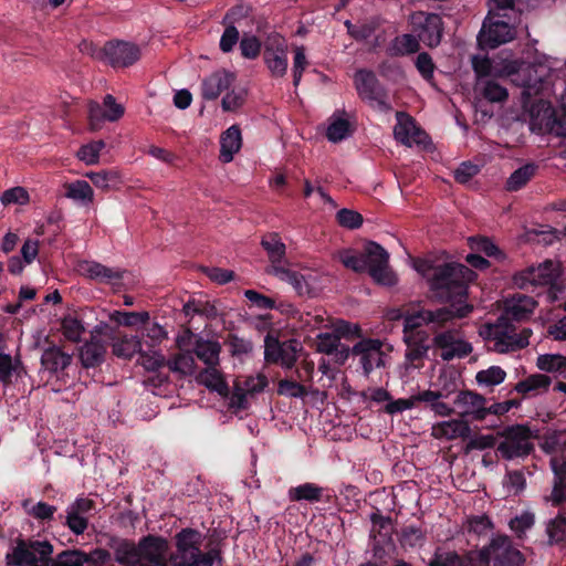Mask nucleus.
Returning <instances> with one entry per match:
<instances>
[{
    "mask_svg": "<svg viewBox=\"0 0 566 566\" xmlns=\"http://www.w3.org/2000/svg\"><path fill=\"white\" fill-rule=\"evenodd\" d=\"M277 392L293 398H302L307 395L305 386L292 379H281L277 385Z\"/></svg>",
    "mask_w": 566,
    "mask_h": 566,
    "instance_id": "680f3d73",
    "label": "nucleus"
},
{
    "mask_svg": "<svg viewBox=\"0 0 566 566\" xmlns=\"http://www.w3.org/2000/svg\"><path fill=\"white\" fill-rule=\"evenodd\" d=\"M167 539L154 535L143 537L137 547V566H167Z\"/></svg>",
    "mask_w": 566,
    "mask_h": 566,
    "instance_id": "4468645a",
    "label": "nucleus"
},
{
    "mask_svg": "<svg viewBox=\"0 0 566 566\" xmlns=\"http://www.w3.org/2000/svg\"><path fill=\"white\" fill-rule=\"evenodd\" d=\"M53 545L48 541L18 538L6 555L7 566H87L84 551L64 549L52 558Z\"/></svg>",
    "mask_w": 566,
    "mask_h": 566,
    "instance_id": "f03ea898",
    "label": "nucleus"
},
{
    "mask_svg": "<svg viewBox=\"0 0 566 566\" xmlns=\"http://www.w3.org/2000/svg\"><path fill=\"white\" fill-rule=\"evenodd\" d=\"M489 562L493 559V566H522L525 562L523 554L512 546L505 535L494 537L488 545Z\"/></svg>",
    "mask_w": 566,
    "mask_h": 566,
    "instance_id": "2eb2a0df",
    "label": "nucleus"
},
{
    "mask_svg": "<svg viewBox=\"0 0 566 566\" xmlns=\"http://www.w3.org/2000/svg\"><path fill=\"white\" fill-rule=\"evenodd\" d=\"M234 78V74L226 70L213 72L202 81V97L207 101L217 99L221 93L230 88Z\"/></svg>",
    "mask_w": 566,
    "mask_h": 566,
    "instance_id": "aec40b11",
    "label": "nucleus"
},
{
    "mask_svg": "<svg viewBox=\"0 0 566 566\" xmlns=\"http://www.w3.org/2000/svg\"><path fill=\"white\" fill-rule=\"evenodd\" d=\"M475 91L491 103H502L509 97L507 90L491 78L476 81Z\"/></svg>",
    "mask_w": 566,
    "mask_h": 566,
    "instance_id": "2f4dec72",
    "label": "nucleus"
},
{
    "mask_svg": "<svg viewBox=\"0 0 566 566\" xmlns=\"http://www.w3.org/2000/svg\"><path fill=\"white\" fill-rule=\"evenodd\" d=\"M354 129L346 118L332 117L326 130V137L332 143H338L352 135Z\"/></svg>",
    "mask_w": 566,
    "mask_h": 566,
    "instance_id": "ea45409f",
    "label": "nucleus"
},
{
    "mask_svg": "<svg viewBox=\"0 0 566 566\" xmlns=\"http://www.w3.org/2000/svg\"><path fill=\"white\" fill-rule=\"evenodd\" d=\"M106 348L101 340L92 339L80 349V359L85 368L97 367L104 361Z\"/></svg>",
    "mask_w": 566,
    "mask_h": 566,
    "instance_id": "7c9ffc66",
    "label": "nucleus"
},
{
    "mask_svg": "<svg viewBox=\"0 0 566 566\" xmlns=\"http://www.w3.org/2000/svg\"><path fill=\"white\" fill-rule=\"evenodd\" d=\"M479 172H480V168L478 165H474L471 161H463L454 170V179L457 182L463 185V184L469 182Z\"/></svg>",
    "mask_w": 566,
    "mask_h": 566,
    "instance_id": "338daca9",
    "label": "nucleus"
},
{
    "mask_svg": "<svg viewBox=\"0 0 566 566\" xmlns=\"http://www.w3.org/2000/svg\"><path fill=\"white\" fill-rule=\"evenodd\" d=\"M266 272L269 274H273L279 277L281 281L287 282L293 286L297 295L300 296H311L312 294V285L310 283L311 275L306 276L297 271L291 270L289 268H284L282 265H273L271 269H268Z\"/></svg>",
    "mask_w": 566,
    "mask_h": 566,
    "instance_id": "412c9836",
    "label": "nucleus"
},
{
    "mask_svg": "<svg viewBox=\"0 0 566 566\" xmlns=\"http://www.w3.org/2000/svg\"><path fill=\"white\" fill-rule=\"evenodd\" d=\"M337 222L347 229H358L363 224V216L350 209L343 208L336 213Z\"/></svg>",
    "mask_w": 566,
    "mask_h": 566,
    "instance_id": "5fc2aeb1",
    "label": "nucleus"
},
{
    "mask_svg": "<svg viewBox=\"0 0 566 566\" xmlns=\"http://www.w3.org/2000/svg\"><path fill=\"white\" fill-rule=\"evenodd\" d=\"M475 276L476 274L464 264L457 262L440 264L433 271L430 290L440 300L457 301L460 304L458 307L454 305L449 307L455 312L463 306L462 302L467 297L468 285Z\"/></svg>",
    "mask_w": 566,
    "mask_h": 566,
    "instance_id": "20e7f679",
    "label": "nucleus"
},
{
    "mask_svg": "<svg viewBox=\"0 0 566 566\" xmlns=\"http://www.w3.org/2000/svg\"><path fill=\"white\" fill-rule=\"evenodd\" d=\"M534 0H489V11L488 13L499 14L500 17L512 19L511 14L514 13V18L516 19L515 13L522 12L521 6H530Z\"/></svg>",
    "mask_w": 566,
    "mask_h": 566,
    "instance_id": "72a5a7b5",
    "label": "nucleus"
},
{
    "mask_svg": "<svg viewBox=\"0 0 566 566\" xmlns=\"http://www.w3.org/2000/svg\"><path fill=\"white\" fill-rule=\"evenodd\" d=\"M472 308L471 305L464 304V306L459 307L455 312L447 306L434 311L421 308L408 312L405 316L403 324V340L407 346L405 353L406 359L411 364L421 361L427 357L431 348V345L428 344L429 335L427 332L419 329L421 326H430L432 332H437L453 318L468 316L472 312Z\"/></svg>",
    "mask_w": 566,
    "mask_h": 566,
    "instance_id": "f257e3e1",
    "label": "nucleus"
},
{
    "mask_svg": "<svg viewBox=\"0 0 566 566\" xmlns=\"http://www.w3.org/2000/svg\"><path fill=\"white\" fill-rule=\"evenodd\" d=\"M453 403L462 418L471 417L476 421L483 420L486 403L484 396L471 390H461L454 398Z\"/></svg>",
    "mask_w": 566,
    "mask_h": 566,
    "instance_id": "f3484780",
    "label": "nucleus"
},
{
    "mask_svg": "<svg viewBox=\"0 0 566 566\" xmlns=\"http://www.w3.org/2000/svg\"><path fill=\"white\" fill-rule=\"evenodd\" d=\"M22 506L30 516L41 522L53 520L54 513L56 512V507L54 505L48 504L46 502H38L36 504H32L31 500H24Z\"/></svg>",
    "mask_w": 566,
    "mask_h": 566,
    "instance_id": "a19ab883",
    "label": "nucleus"
},
{
    "mask_svg": "<svg viewBox=\"0 0 566 566\" xmlns=\"http://www.w3.org/2000/svg\"><path fill=\"white\" fill-rule=\"evenodd\" d=\"M506 373L500 366H491L476 373L475 380L480 386H496L504 381Z\"/></svg>",
    "mask_w": 566,
    "mask_h": 566,
    "instance_id": "c03bdc74",
    "label": "nucleus"
},
{
    "mask_svg": "<svg viewBox=\"0 0 566 566\" xmlns=\"http://www.w3.org/2000/svg\"><path fill=\"white\" fill-rule=\"evenodd\" d=\"M105 147L103 140H96L87 145H83L77 156L80 160L85 161L87 165H92L98 161L99 153Z\"/></svg>",
    "mask_w": 566,
    "mask_h": 566,
    "instance_id": "6e6d98bb",
    "label": "nucleus"
},
{
    "mask_svg": "<svg viewBox=\"0 0 566 566\" xmlns=\"http://www.w3.org/2000/svg\"><path fill=\"white\" fill-rule=\"evenodd\" d=\"M432 346L441 349V358L444 361L454 358H464L472 353V345L469 342L455 337L452 331H446L436 334L432 339Z\"/></svg>",
    "mask_w": 566,
    "mask_h": 566,
    "instance_id": "dca6fc26",
    "label": "nucleus"
},
{
    "mask_svg": "<svg viewBox=\"0 0 566 566\" xmlns=\"http://www.w3.org/2000/svg\"><path fill=\"white\" fill-rule=\"evenodd\" d=\"M546 534L548 537L547 545H559L566 539V515L558 513L546 525Z\"/></svg>",
    "mask_w": 566,
    "mask_h": 566,
    "instance_id": "4c0bfd02",
    "label": "nucleus"
},
{
    "mask_svg": "<svg viewBox=\"0 0 566 566\" xmlns=\"http://www.w3.org/2000/svg\"><path fill=\"white\" fill-rule=\"evenodd\" d=\"M541 370L553 373L566 369V357L562 355H539L536 363Z\"/></svg>",
    "mask_w": 566,
    "mask_h": 566,
    "instance_id": "09e8293b",
    "label": "nucleus"
},
{
    "mask_svg": "<svg viewBox=\"0 0 566 566\" xmlns=\"http://www.w3.org/2000/svg\"><path fill=\"white\" fill-rule=\"evenodd\" d=\"M400 542L403 546H421L424 542V532L419 526L407 525L401 530Z\"/></svg>",
    "mask_w": 566,
    "mask_h": 566,
    "instance_id": "8fccbe9b",
    "label": "nucleus"
},
{
    "mask_svg": "<svg viewBox=\"0 0 566 566\" xmlns=\"http://www.w3.org/2000/svg\"><path fill=\"white\" fill-rule=\"evenodd\" d=\"M537 170V166L533 163H528L517 168L511 174L506 181V189L509 191H517L522 189L534 176Z\"/></svg>",
    "mask_w": 566,
    "mask_h": 566,
    "instance_id": "f704fd0d",
    "label": "nucleus"
},
{
    "mask_svg": "<svg viewBox=\"0 0 566 566\" xmlns=\"http://www.w3.org/2000/svg\"><path fill=\"white\" fill-rule=\"evenodd\" d=\"M338 259L345 268L356 273L368 271L377 283L388 286L396 283L395 275L388 270L389 254L376 242H368L361 252L353 249L340 250Z\"/></svg>",
    "mask_w": 566,
    "mask_h": 566,
    "instance_id": "7ed1b4c3",
    "label": "nucleus"
},
{
    "mask_svg": "<svg viewBox=\"0 0 566 566\" xmlns=\"http://www.w3.org/2000/svg\"><path fill=\"white\" fill-rule=\"evenodd\" d=\"M287 494L292 502L307 501L315 503L324 501V488L311 482L291 488Z\"/></svg>",
    "mask_w": 566,
    "mask_h": 566,
    "instance_id": "c756f323",
    "label": "nucleus"
},
{
    "mask_svg": "<svg viewBox=\"0 0 566 566\" xmlns=\"http://www.w3.org/2000/svg\"><path fill=\"white\" fill-rule=\"evenodd\" d=\"M413 34L426 45L436 48L442 38V20L437 13L416 12L411 17Z\"/></svg>",
    "mask_w": 566,
    "mask_h": 566,
    "instance_id": "9b49d317",
    "label": "nucleus"
},
{
    "mask_svg": "<svg viewBox=\"0 0 566 566\" xmlns=\"http://www.w3.org/2000/svg\"><path fill=\"white\" fill-rule=\"evenodd\" d=\"M177 554L172 557L175 566H213V562L220 556L218 549L208 553L200 551L202 535L193 528H182L175 536Z\"/></svg>",
    "mask_w": 566,
    "mask_h": 566,
    "instance_id": "39448f33",
    "label": "nucleus"
},
{
    "mask_svg": "<svg viewBox=\"0 0 566 566\" xmlns=\"http://www.w3.org/2000/svg\"><path fill=\"white\" fill-rule=\"evenodd\" d=\"M415 65L424 81L431 82L433 80L436 65L429 53H419L416 57Z\"/></svg>",
    "mask_w": 566,
    "mask_h": 566,
    "instance_id": "bf43d9fd",
    "label": "nucleus"
},
{
    "mask_svg": "<svg viewBox=\"0 0 566 566\" xmlns=\"http://www.w3.org/2000/svg\"><path fill=\"white\" fill-rule=\"evenodd\" d=\"M262 43L254 36H243L240 41L241 54L245 59H256L260 55Z\"/></svg>",
    "mask_w": 566,
    "mask_h": 566,
    "instance_id": "69168bd1",
    "label": "nucleus"
},
{
    "mask_svg": "<svg viewBox=\"0 0 566 566\" xmlns=\"http://www.w3.org/2000/svg\"><path fill=\"white\" fill-rule=\"evenodd\" d=\"M536 306L532 296L517 294L506 304L503 315L511 322H523L531 317Z\"/></svg>",
    "mask_w": 566,
    "mask_h": 566,
    "instance_id": "5701e85b",
    "label": "nucleus"
},
{
    "mask_svg": "<svg viewBox=\"0 0 566 566\" xmlns=\"http://www.w3.org/2000/svg\"><path fill=\"white\" fill-rule=\"evenodd\" d=\"M472 69L480 80H489L488 76L491 74L493 65L492 61L488 56H473L472 57Z\"/></svg>",
    "mask_w": 566,
    "mask_h": 566,
    "instance_id": "774afa93",
    "label": "nucleus"
},
{
    "mask_svg": "<svg viewBox=\"0 0 566 566\" xmlns=\"http://www.w3.org/2000/svg\"><path fill=\"white\" fill-rule=\"evenodd\" d=\"M263 60L273 76L282 77L287 70V52L263 54Z\"/></svg>",
    "mask_w": 566,
    "mask_h": 566,
    "instance_id": "49530a36",
    "label": "nucleus"
},
{
    "mask_svg": "<svg viewBox=\"0 0 566 566\" xmlns=\"http://www.w3.org/2000/svg\"><path fill=\"white\" fill-rule=\"evenodd\" d=\"M354 86L361 101L370 104L376 103L381 112L391 111V105L388 101V92L380 83L376 73L368 69H358L354 74Z\"/></svg>",
    "mask_w": 566,
    "mask_h": 566,
    "instance_id": "6e6552de",
    "label": "nucleus"
},
{
    "mask_svg": "<svg viewBox=\"0 0 566 566\" xmlns=\"http://www.w3.org/2000/svg\"><path fill=\"white\" fill-rule=\"evenodd\" d=\"M226 345L229 347L232 356L247 355L253 349V344L251 340L239 337L238 335L231 333L228 334L226 338Z\"/></svg>",
    "mask_w": 566,
    "mask_h": 566,
    "instance_id": "3c124183",
    "label": "nucleus"
},
{
    "mask_svg": "<svg viewBox=\"0 0 566 566\" xmlns=\"http://www.w3.org/2000/svg\"><path fill=\"white\" fill-rule=\"evenodd\" d=\"M242 146L241 130L239 126L232 125L220 138V160L222 163H230L233 160L234 154H237Z\"/></svg>",
    "mask_w": 566,
    "mask_h": 566,
    "instance_id": "393cba45",
    "label": "nucleus"
},
{
    "mask_svg": "<svg viewBox=\"0 0 566 566\" xmlns=\"http://www.w3.org/2000/svg\"><path fill=\"white\" fill-rule=\"evenodd\" d=\"M515 18L506 19L488 13L478 33V46L482 51L494 50L516 38Z\"/></svg>",
    "mask_w": 566,
    "mask_h": 566,
    "instance_id": "423d86ee",
    "label": "nucleus"
},
{
    "mask_svg": "<svg viewBox=\"0 0 566 566\" xmlns=\"http://www.w3.org/2000/svg\"><path fill=\"white\" fill-rule=\"evenodd\" d=\"M297 343L294 339L281 343L272 334L264 338V359L269 364H281L284 368L291 369L296 360Z\"/></svg>",
    "mask_w": 566,
    "mask_h": 566,
    "instance_id": "ddd939ff",
    "label": "nucleus"
},
{
    "mask_svg": "<svg viewBox=\"0 0 566 566\" xmlns=\"http://www.w3.org/2000/svg\"><path fill=\"white\" fill-rule=\"evenodd\" d=\"M501 436L504 441L499 443L497 452L503 459L525 458L534 451V444L531 442L532 432L526 426H509L504 428Z\"/></svg>",
    "mask_w": 566,
    "mask_h": 566,
    "instance_id": "1a4fd4ad",
    "label": "nucleus"
},
{
    "mask_svg": "<svg viewBox=\"0 0 566 566\" xmlns=\"http://www.w3.org/2000/svg\"><path fill=\"white\" fill-rule=\"evenodd\" d=\"M61 328L64 337L72 343H78L85 333L82 321L74 314H67L62 318Z\"/></svg>",
    "mask_w": 566,
    "mask_h": 566,
    "instance_id": "58836bf2",
    "label": "nucleus"
},
{
    "mask_svg": "<svg viewBox=\"0 0 566 566\" xmlns=\"http://www.w3.org/2000/svg\"><path fill=\"white\" fill-rule=\"evenodd\" d=\"M245 97L247 92L244 90L233 88L222 97L221 107L224 112H234L244 104Z\"/></svg>",
    "mask_w": 566,
    "mask_h": 566,
    "instance_id": "603ef678",
    "label": "nucleus"
},
{
    "mask_svg": "<svg viewBox=\"0 0 566 566\" xmlns=\"http://www.w3.org/2000/svg\"><path fill=\"white\" fill-rule=\"evenodd\" d=\"M471 248L479 252H483L488 256H493L496 259L504 256L503 252L489 238L485 237L472 238Z\"/></svg>",
    "mask_w": 566,
    "mask_h": 566,
    "instance_id": "4d7b16f0",
    "label": "nucleus"
},
{
    "mask_svg": "<svg viewBox=\"0 0 566 566\" xmlns=\"http://www.w3.org/2000/svg\"><path fill=\"white\" fill-rule=\"evenodd\" d=\"M82 275L98 283L118 285L123 279L124 271L108 268L95 261H83L78 265Z\"/></svg>",
    "mask_w": 566,
    "mask_h": 566,
    "instance_id": "a211bd4d",
    "label": "nucleus"
},
{
    "mask_svg": "<svg viewBox=\"0 0 566 566\" xmlns=\"http://www.w3.org/2000/svg\"><path fill=\"white\" fill-rule=\"evenodd\" d=\"M514 331L513 323L502 314L497 317L495 324L488 326V337L495 342L494 346L497 352L506 353L512 349Z\"/></svg>",
    "mask_w": 566,
    "mask_h": 566,
    "instance_id": "6ab92c4d",
    "label": "nucleus"
},
{
    "mask_svg": "<svg viewBox=\"0 0 566 566\" xmlns=\"http://www.w3.org/2000/svg\"><path fill=\"white\" fill-rule=\"evenodd\" d=\"M535 523V515L532 512H523L521 515H517L511 518L509 525L510 528L517 535L521 536L527 530L532 528Z\"/></svg>",
    "mask_w": 566,
    "mask_h": 566,
    "instance_id": "13d9d810",
    "label": "nucleus"
},
{
    "mask_svg": "<svg viewBox=\"0 0 566 566\" xmlns=\"http://www.w3.org/2000/svg\"><path fill=\"white\" fill-rule=\"evenodd\" d=\"M552 379L544 374H533L520 380L514 389L523 397H532L548 390Z\"/></svg>",
    "mask_w": 566,
    "mask_h": 566,
    "instance_id": "cd10ccee",
    "label": "nucleus"
},
{
    "mask_svg": "<svg viewBox=\"0 0 566 566\" xmlns=\"http://www.w3.org/2000/svg\"><path fill=\"white\" fill-rule=\"evenodd\" d=\"M455 566H489L488 546L479 551H469L462 556L459 555V563Z\"/></svg>",
    "mask_w": 566,
    "mask_h": 566,
    "instance_id": "a18cd8bd",
    "label": "nucleus"
},
{
    "mask_svg": "<svg viewBox=\"0 0 566 566\" xmlns=\"http://www.w3.org/2000/svg\"><path fill=\"white\" fill-rule=\"evenodd\" d=\"M562 270L557 262L545 260L514 273L512 281L517 289L530 290L536 286H554Z\"/></svg>",
    "mask_w": 566,
    "mask_h": 566,
    "instance_id": "0eeeda50",
    "label": "nucleus"
},
{
    "mask_svg": "<svg viewBox=\"0 0 566 566\" xmlns=\"http://www.w3.org/2000/svg\"><path fill=\"white\" fill-rule=\"evenodd\" d=\"M262 248L266 251L269 260L271 261V269L273 265H281V261L285 256V244L282 242L280 235L275 232L269 233L262 238Z\"/></svg>",
    "mask_w": 566,
    "mask_h": 566,
    "instance_id": "473e14b6",
    "label": "nucleus"
},
{
    "mask_svg": "<svg viewBox=\"0 0 566 566\" xmlns=\"http://www.w3.org/2000/svg\"><path fill=\"white\" fill-rule=\"evenodd\" d=\"M339 336L335 333H321L317 335L316 350L326 355H332L337 350Z\"/></svg>",
    "mask_w": 566,
    "mask_h": 566,
    "instance_id": "e2e57ef3",
    "label": "nucleus"
},
{
    "mask_svg": "<svg viewBox=\"0 0 566 566\" xmlns=\"http://www.w3.org/2000/svg\"><path fill=\"white\" fill-rule=\"evenodd\" d=\"M192 353L197 356L198 359L205 363L207 367L219 365L221 345L216 340L196 337Z\"/></svg>",
    "mask_w": 566,
    "mask_h": 566,
    "instance_id": "c85d7f7f",
    "label": "nucleus"
},
{
    "mask_svg": "<svg viewBox=\"0 0 566 566\" xmlns=\"http://www.w3.org/2000/svg\"><path fill=\"white\" fill-rule=\"evenodd\" d=\"M99 57L113 67H128L140 59V49L130 42L113 40L104 44Z\"/></svg>",
    "mask_w": 566,
    "mask_h": 566,
    "instance_id": "f8f14e48",
    "label": "nucleus"
},
{
    "mask_svg": "<svg viewBox=\"0 0 566 566\" xmlns=\"http://www.w3.org/2000/svg\"><path fill=\"white\" fill-rule=\"evenodd\" d=\"M59 518H65L64 524L76 535L83 534L88 526V516L76 514L66 510V515H59Z\"/></svg>",
    "mask_w": 566,
    "mask_h": 566,
    "instance_id": "864d4df0",
    "label": "nucleus"
},
{
    "mask_svg": "<svg viewBox=\"0 0 566 566\" xmlns=\"http://www.w3.org/2000/svg\"><path fill=\"white\" fill-rule=\"evenodd\" d=\"M66 197L74 200L91 201L93 199V189L85 180H77L66 185Z\"/></svg>",
    "mask_w": 566,
    "mask_h": 566,
    "instance_id": "de8ad7c7",
    "label": "nucleus"
},
{
    "mask_svg": "<svg viewBox=\"0 0 566 566\" xmlns=\"http://www.w3.org/2000/svg\"><path fill=\"white\" fill-rule=\"evenodd\" d=\"M440 430L441 436L449 440L457 438L467 439L471 434L470 424L464 418L444 421L440 424Z\"/></svg>",
    "mask_w": 566,
    "mask_h": 566,
    "instance_id": "e433bc0d",
    "label": "nucleus"
},
{
    "mask_svg": "<svg viewBox=\"0 0 566 566\" xmlns=\"http://www.w3.org/2000/svg\"><path fill=\"white\" fill-rule=\"evenodd\" d=\"M397 124L394 127V135L397 142L405 146H411L412 142L420 144L421 132L415 123V119L406 112H397Z\"/></svg>",
    "mask_w": 566,
    "mask_h": 566,
    "instance_id": "4be33fe9",
    "label": "nucleus"
},
{
    "mask_svg": "<svg viewBox=\"0 0 566 566\" xmlns=\"http://www.w3.org/2000/svg\"><path fill=\"white\" fill-rule=\"evenodd\" d=\"M109 319L112 322L117 323L118 325H124L127 327L136 326V325H145L149 321L148 312H119L114 311L109 315Z\"/></svg>",
    "mask_w": 566,
    "mask_h": 566,
    "instance_id": "79ce46f5",
    "label": "nucleus"
},
{
    "mask_svg": "<svg viewBox=\"0 0 566 566\" xmlns=\"http://www.w3.org/2000/svg\"><path fill=\"white\" fill-rule=\"evenodd\" d=\"M72 356L64 353L60 347L51 346L41 356L42 367L50 374H57L71 365Z\"/></svg>",
    "mask_w": 566,
    "mask_h": 566,
    "instance_id": "bb28decb",
    "label": "nucleus"
},
{
    "mask_svg": "<svg viewBox=\"0 0 566 566\" xmlns=\"http://www.w3.org/2000/svg\"><path fill=\"white\" fill-rule=\"evenodd\" d=\"M382 346L378 338H361L352 347V355L359 357L364 376L369 377L374 369L385 367Z\"/></svg>",
    "mask_w": 566,
    "mask_h": 566,
    "instance_id": "9d476101",
    "label": "nucleus"
},
{
    "mask_svg": "<svg viewBox=\"0 0 566 566\" xmlns=\"http://www.w3.org/2000/svg\"><path fill=\"white\" fill-rule=\"evenodd\" d=\"M219 365H213L202 369L198 376L197 381L203 385L211 391L218 392L221 397H228L230 394L229 386L221 373L218 370Z\"/></svg>",
    "mask_w": 566,
    "mask_h": 566,
    "instance_id": "a878e982",
    "label": "nucleus"
},
{
    "mask_svg": "<svg viewBox=\"0 0 566 566\" xmlns=\"http://www.w3.org/2000/svg\"><path fill=\"white\" fill-rule=\"evenodd\" d=\"M113 354L119 358L129 359L142 350V342L137 336H122L113 343Z\"/></svg>",
    "mask_w": 566,
    "mask_h": 566,
    "instance_id": "c9c22d12",
    "label": "nucleus"
},
{
    "mask_svg": "<svg viewBox=\"0 0 566 566\" xmlns=\"http://www.w3.org/2000/svg\"><path fill=\"white\" fill-rule=\"evenodd\" d=\"M263 46V54H266L268 56L271 55V53L282 54V52H287L285 38L276 32H272L266 36Z\"/></svg>",
    "mask_w": 566,
    "mask_h": 566,
    "instance_id": "0e129e2a",
    "label": "nucleus"
},
{
    "mask_svg": "<svg viewBox=\"0 0 566 566\" xmlns=\"http://www.w3.org/2000/svg\"><path fill=\"white\" fill-rule=\"evenodd\" d=\"M195 358L192 353H178L167 359V368L174 373L188 374L193 369Z\"/></svg>",
    "mask_w": 566,
    "mask_h": 566,
    "instance_id": "37998d69",
    "label": "nucleus"
},
{
    "mask_svg": "<svg viewBox=\"0 0 566 566\" xmlns=\"http://www.w3.org/2000/svg\"><path fill=\"white\" fill-rule=\"evenodd\" d=\"M30 201V196L23 187H13L6 190L1 196V202L4 206L9 205H27Z\"/></svg>",
    "mask_w": 566,
    "mask_h": 566,
    "instance_id": "052dcab7",
    "label": "nucleus"
},
{
    "mask_svg": "<svg viewBox=\"0 0 566 566\" xmlns=\"http://www.w3.org/2000/svg\"><path fill=\"white\" fill-rule=\"evenodd\" d=\"M106 546L114 551L115 560L124 566H137L138 553L134 542L112 536Z\"/></svg>",
    "mask_w": 566,
    "mask_h": 566,
    "instance_id": "b1692460",
    "label": "nucleus"
}]
</instances>
